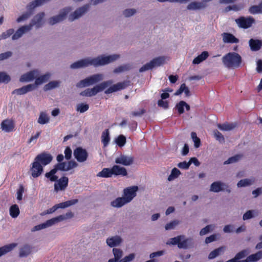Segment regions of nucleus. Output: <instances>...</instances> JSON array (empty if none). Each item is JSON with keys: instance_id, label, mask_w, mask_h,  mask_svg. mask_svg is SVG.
<instances>
[{"instance_id": "obj_1", "label": "nucleus", "mask_w": 262, "mask_h": 262, "mask_svg": "<svg viewBox=\"0 0 262 262\" xmlns=\"http://www.w3.org/2000/svg\"><path fill=\"white\" fill-rule=\"evenodd\" d=\"M119 58V55L114 54L106 56H100L91 60L88 59H81L74 62L70 66L71 69H78L88 67L89 65H94L95 67L103 66L115 61Z\"/></svg>"}, {"instance_id": "obj_2", "label": "nucleus", "mask_w": 262, "mask_h": 262, "mask_svg": "<svg viewBox=\"0 0 262 262\" xmlns=\"http://www.w3.org/2000/svg\"><path fill=\"white\" fill-rule=\"evenodd\" d=\"M222 60L225 67L229 69L238 68L242 63L241 56L236 52L226 54L222 57Z\"/></svg>"}, {"instance_id": "obj_3", "label": "nucleus", "mask_w": 262, "mask_h": 262, "mask_svg": "<svg viewBox=\"0 0 262 262\" xmlns=\"http://www.w3.org/2000/svg\"><path fill=\"white\" fill-rule=\"evenodd\" d=\"M167 244L177 245L179 249H187L193 247L194 242L192 238H186L184 235H180L170 238Z\"/></svg>"}, {"instance_id": "obj_4", "label": "nucleus", "mask_w": 262, "mask_h": 262, "mask_svg": "<svg viewBox=\"0 0 262 262\" xmlns=\"http://www.w3.org/2000/svg\"><path fill=\"white\" fill-rule=\"evenodd\" d=\"M111 80L104 81L100 84L97 85L92 89H87L80 93L83 96L91 97L96 95L98 93L102 91L106 88L113 83Z\"/></svg>"}, {"instance_id": "obj_5", "label": "nucleus", "mask_w": 262, "mask_h": 262, "mask_svg": "<svg viewBox=\"0 0 262 262\" xmlns=\"http://www.w3.org/2000/svg\"><path fill=\"white\" fill-rule=\"evenodd\" d=\"M102 79V75L101 74H94L80 80L76 84V86L78 88L86 87L96 83Z\"/></svg>"}, {"instance_id": "obj_6", "label": "nucleus", "mask_w": 262, "mask_h": 262, "mask_svg": "<svg viewBox=\"0 0 262 262\" xmlns=\"http://www.w3.org/2000/svg\"><path fill=\"white\" fill-rule=\"evenodd\" d=\"M102 79V75L101 74H94L80 80L76 84V86L78 88L86 87L96 83Z\"/></svg>"}, {"instance_id": "obj_7", "label": "nucleus", "mask_w": 262, "mask_h": 262, "mask_svg": "<svg viewBox=\"0 0 262 262\" xmlns=\"http://www.w3.org/2000/svg\"><path fill=\"white\" fill-rule=\"evenodd\" d=\"M165 60L164 57H158L154 58L149 62H148L142 66L139 70L140 72L152 69L155 67H159L162 65Z\"/></svg>"}, {"instance_id": "obj_8", "label": "nucleus", "mask_w": 262, "mask_h": 262, "mask_svg": "<svg viewBox=\"0 0 262 262\" xmlns=\"http://www.w3.org/2000/svg\"><path fill=\"white\" fill-rule=\"evenodd\" d=\"M71 11V8L70 7H67L63 9L58 15L51 17L49 19V24L51 25H54L56 23L63 20Z\"/></svg>"}, {"instance_id": "obj_9", "label": "nucleus", "mask_w": 262, "mask_h": 262, "mask_svg": "<svg viewBox=\"0 0 262 262\" xmlns=\"http://www.w3.org/2000/svg\"><path fill=\"white\" fill-rule=\"evenodd\" d=\"M73 155L77 161L80 163L86 161L89 157L86 150L81 147L76 148L74 150Z\"/></svg>"}, {"instance_id": "obj_10", "label": "nucleus", "mask_w": 262, "mask_h": 262, "mask_svg": "<svg viewBox=\"0 0 262 262\" xmlns=\"http://www.w3.org/2000/svg\"><path fill=\"white\" fill-rule=\"evenodd\" d=\"M235 22L239 27L244 29H247L252 26V24L255 22V20L251 16H249L248 17L241 16L236 19Z\"/></svg>"}, {"instance_id": "obj_11", "label": "nucleus", "mask_w": 262, "mask_h": 262, "mask_svg": "<svg viewBox=\"0 0 262 262\" xmlns=\"http://www.w3.org/2000/svg\"><path fill=\"white\" fill-rule=\"evenodd\" d=\"M78 200L77 199H73L71 200L66 201L64 202L56 204L54 206H53L52 208H50V209H48L47 210V213H52L59 208H65L68 207L73 205L76 204L77 203H78Z\"/></svg>"}, {"instance_id": "obj_12", "label": "nucleus", "mask_w": 262, "mask_h": 262, "mask_svg": "<svg viewBox=\"0 0 262 262\" xmlns=\"http://www.w3.org/2000/svg\"><path fill=\"white\" fill-rule=\"evenodd\" d=\"M34 160L43 166L50 163L53 160V157L50 154L43 152L37 155Z\"/></svg>"}, {"instance_id": "obj_13", "label": "nucleus", "mask_w": 262, "mask_h": 262, "mask_svg": "<svg viewBox=\"0 0 262 262\" xmlns=\"http://www.w3.org/2000/svg\"><path fill=\"white\" fill-rule=\"evenodd\" d=\"M89 8L90 5L89 4L85 5L79 8L69 15V20L72 21L75 19L79 18L89 10Z\"/></svg>"}, {"instance_id": "obj_14", "label": "nucleus", "mask_w": 262, "mask_h": 262, "mask_svg": "<svg viewBox=\"0 0 262 262\" xmlns=\"http://www.w3.org/2000/svg\"><path fill=\"white\" fill-rule=\"evenodd\" d=\"M31 165L32 166L30 167V170L32 177L34 178H36L40 176L43 171V166L35 160H34Z\"/></svg>"}, {"instance_id": "obj_15", "label": "nucleus", "mask_w": 262, "mask_h": 262, "mask_svg": "<svg viewBox=\"0 0 262 262\" xmlns=\"http://www.w3.org/2000/svg\"><path fill=\"white\" fill-rule=\"evenodd\" d=\"M129 85V81H124L123 82H118L117 84L111 86L109 88L105 91L106 94L112 93L121 90L125 89Z\"/></svg>"}, {"instance_id": "obj_16", "label": "nucleus", "mask_w": 262, "mask_h": 262, "mask_svg": "<svg viewBox=\"0 0 262 262\" xmlns=\"http://www.w3.org/2000/svg\"><path fill=\"white\" fill-rule=\"evenodd\" d=\"M45 16V13L43 12H40L35 15L30 23L28 25L30 27V30L34 26H35L36 28H40L42 25V21Z\"/></svg>"}, {"instance_id": "obj_17", "label": "nucleus", "mask_w": 262, "mask_h": 262, "mask_svg": "<svg viewBox=\"0 0 262 262\" xmlns=\"http://www.w3.org/2000/svg\"><path fill=\"white\" fill-rule=\"evenodd\" d=\"M138 189V187L136 186L127 187L124 189L123 194L125 199L127 202H130L134 197L136 195V192Z\"/></svg>"}, {"instance_id": "obj_18", "label": "nucleus", "mask_w": 262, "mask_h": 262, "mask_svg": "<svg viewBox=\"0 0 262 262\" xmlns=\"http://www.w3.org/2000/svg\"><path fill=\"white\" fill-rule=\"evenodd\" d=\"M61 216L60 217H55L54 218H52L50 220H49L47 221L45 223L39 224L38 225L35 226L32 229V231H38L41 229H43L44 228H46L48 227L51 226L55 224H56V221H59L61 220Z\"/></svg>"}, {"instance_id": "obj_19", "label": "nucleus", "mask_w": 262, "mask_h": 262, "mask_svg": "<svg viewBox=\"0 0 262 262\" xmlns=\"http://www.w3.org/2000/svg\"><path fill=\"white\" fill-rule=\"evenodd\" d=\"M116 164H122L124 166H129L134 162V158L132 156H127L124 155H121L115 159Z\"/></svg>"}, {"instance_id": "obj_20", "label": "nucleus", "mask_w": 262, "mask_h": 262, "mask_svg": "<svg viewBox=\"0 0 262 262\" xmlns=\"http://www.w3.org/2000/svg\"><path fill=\"white\" fill-rule=\"evenodd\" d=\"M69 179L67 177H62L58 180L57 183L54 184V190L56 191L64 190L68 185Z\"/></svg>"}, {"instance_id": "obj_21", "label": "nucleus", "mask_w": 262, "mask_h": 262, "mask_svg": "<svg viewBox=\"0 0 262 262\" xmlns=\"http://www.w3.org/2000/svg\"><path fill=\"white\" fill-rule=\"evenodd\" d=\"M1 126L3 130L6 133H10L13 130L15 124L12 119H5L2 122Z\"/></svg>"}, {"instance_id": "obj_22", "label": "nucleus", "mask_w": 262, "mask_h": 262, "mask_svg": "<svg viewBox=\"0 0 262 262\" xmlns=\"http://www.w3.org/2000/svg\"><path fill=\"white\" fill-rule=\"evenodd\" d=\"M222 36L223 41L225 43H237L239 42V39L230 33L224 32L222 34Z\"/></svg>"}, {"instance_id": "obj_23", "label": "nucleus", "mask_w": 262, "mask_h": 262, "mask_svg": "<svg viewBox=\"0 0 262 262\" xmlns=\"http://www.w3.org/2000/svg\"><path fill=\"white\" fill-rule=\"evenodd\" d=\"M33 247L29 244H25L21 246L19 249V257H26L32 252Z\"/></svg>"}, {"instance_id": "obj_24", "label": "nucleus", "mask_w": 262, "mask_h": 262, "mask_svg": "<svg viewBox=\"0 0 262 262\" xmlns=\"http://www.w3.org/2000/svg\"><path fill=\"white\" fill-rule=\"evenodd\" d=\"M34 90H35V85L29 84L19 89L14 90L12 92V94L21 95L25 94L29 92L32 91Z\"/></svg>"}, {"instance_id": "obj_25", "label": "nucleus", "mask_w": 262, "mask_h": 262, "mask_svg": "<svg viewBox=\"0 0 262 262\" xmlns=\"http://www.w3.org/2000/svg\"><path fill=\"white\" fill-rule=\"evenodd\" d=\"M250 251L249 249H244L240 252H238L234 257L233 258L229 259L226 262H241L242 260H239L241 259H242L247 256Z\"/></svg>"}, {"instance_id": "obj_26", "label": "nucleus", "mask_w": 262, "mask_h": 262, "mask_svg": "<svg viewBox=\"0 0 262 262\" xmlns=\"http://www.w3.org/2000/svg\"><path fill=\"white\" fill-rule=\"evenodd\" d=\"M30 30H31L30 27L28 25L21 26L12 35V38L13 40H16L21 37L24 33Z\"/></svg>"}, {"instance_id": "obj_27", "label": "nucleus", "mask_w": 262, "mask_h": 262, "mask_svg": "<svg viewBox=\"0 0 262 262\" xmlns=\"http://www.w3.org/2000/svg\"><path fill=\"white\" fill-rule=\"evenodd\" d=\"M112 169L113 175L126 176L127 174L126 169L124 167L115 165L112 167Z\"/></svg>"}, {"instance_id": "obj_28", "label": "nucleus", "mask_w": 262, "mask_h": 262, "mask_svg": "<svg viewBox=\"0 0 262 262\" xmlns=\"http://www.w3.org/2000/svg\"><path fill=\"white\" fill-rule=\"evenodd\" d=\"M45 3L46 2L45 0H34L30 2L26 6V9L28 10L27 12H30L32 14L33 11L36 7L40 6Z\"/></svg>"}, {"instance_id": "obj_29", "label": "nucleus", "mask_w": 262, "mask_h": 262, "mask_svg": "<svg viewBox=\"0 0 262 262\" xmlns=\"http://www.w3.org/2000/svg\"><path fill=\"white\" fill-rule=\"evenodd\" d=\"M262 258V251H259L254 254L249 255L246 259L241 262H257Z\"/></svg>"}, {"instance_id": "obj_30", "label": "nucleus", "mask_w": 262, "mask_h": 262, "mask_svg": "<svg viewBox=\"0 0 262 262\" xmlns=\"http://www.w3.org/2000/svg\"><path fill=\"white\" fill-rule=\"evenodd\" d=\"M249 44L252 51H257L259 50L262 47V40L251 38L249 41Z\"/></svg>"}, {"instance_id": "obj_31", "label": "nucleus", "mask_w": 262, "mask_h": 262, "mask_svg": "<svg viewBox=\"0 0 262 262\" xmlns=\"http://www.w3.org/2000/svg\"><path fill=\"white\" fill-rule=\"evenodd\" d=\"M184 107L186 108V110L188 111L190 109V107L189 104H188L184 101H180L179 103H178L176 106L175 108L177 110L180 115L184 113Z\"/></svg>"}, {"instance_id": "obj_32", "label": "nucleus", "mask_w": 262, "mask_h": 262, "mask_svg": "<svg viewBox=\"0 0 262 262\" xmlns=\"http://www.w3.org/2000/svg\"><path fill=\"white\" fill-rule=\"evenodd\" d=\"M17 246V243H11L0 247V257L11 251Z\"/></svg>"}, {"instance_id": "obj_33", "label": "nucleus", "mask_w": 262, "mask_h": 262, "mask_svg": "<svg viewBox=\"0 0 262 262\" xmlns=\"http://www.w3.org/2000/svg\"><path fill=\"white\" fill-rule=\"evenodd\" d=\"M122 241L120 236H115L111 238H107L106 240L107 244L111 247H114L119 245Z\"/></svg>"}, {"instance_id": "obj_34", "label": "nucleus", "mask_w": 262, "mask_h": 262, "mask_svg": "<svg viewBox=\"0 0 262 262\" xmlns=\"http://www.w3.org/2000/svg\"><path fill=\"white\" fill-rule=\"evenodd\" d=\"M217 127L222 130L228 131L231 130L237 126L236 123H230L228 122L224 123L223 124H218Z\"/></svg>"}, {"instance_id": "obj_35", "label": "nucleus", "mask_w": 262, "mask_h": 262, "mask_svg": "<svg viewBox=\"0 0 262 262\" xmlns=\"http://www.w3.org/2000/svg\"><path fill=\"white\" fill-rule=\"evenodd\" d=\"M35 71H31L26 74H23L20 78L21 82L30 81L33 80L35 78Z\"/></svg>"}, {"instance_id": "obj_36", "label": "nucleus", "mask_w": 262, "mask_h": 262, "mask_svg": "<svg viewBox=\"0 0 262 262\" xmlns=\"http://www.w3.org/2000/svg\"><path fill=\"white\" fill-rule=\"evenodd\" d=\"M183 92H184L186 97H189L191 95L189 88L186 85L185 83H182L180 88L175 92V95H180Z\"/></svg>"}, {"instance_id": "obj_37", "label": "nucleus", "mask_w": 262, "mask_h": 262, "mask_svg": "<svg viewBox=\"0 0 262 262\" xmlns=\"http://www.w3.org/2000/svg\"><path fill=\"white\" fill-rule=\"evenodd\" d=\"M50 76V75L49 74H46L36 78L35 81V83L32 84L33 85H35V89L36 88L37 85L47 81L49 79Z\"/></svg>"}, {"instance_id": "obj_38", "label": "nucleus", "mask_w": 262, "mask_h": 262, "mask_svg": "<svg viewBox=\"0 0 262 262\" xmlns=\"http://www.w3.org/2000/svg\"><path fill=\"white\" fill-rule=\"evenodd\" d=\"M128 203L124 197L118 198L111 202L112 206L115 207H121L124 204Z\"/></svg>"}, {"instance_id": "obj_39", "label": "nucleus", "mask_w": 262, "mask_h": 262, "mask_svg": "<svg viewBox=\"0 0 262 262\" xmlns=\"http://www.w3.org/2000/svg\"><path fill=\"white\" fill-rule=\"evenodd\" d=\"M208 56V52L207 51H203L200 55H198L193 60L192 63L193 64H199L206 59Z\"/></svg>"}, {"instance_id": "obj_40", "label": "nucleus", "mask_w": 262, "mask_h": 262, "mask_svg": "<svg viewBox=\"0 0 262 262\" xmlns=\"http://www.w3.org/2000/svg\"><path fill=\"white\" fill-rule=\"evenodd\" d=\"M112 169L109 168H104L101 171L98 173L97 176L102 178H110L113 176Z\"/></svg>"}, {"instance_id": "obj_41", "label": "nucleus", "mask_w": 262, "mask_h": 262, "mask_svg": "<svg viewBox=\"0 0 262 262\" xmlns=\"http://www.w3.org/2000/svg\"><path fill=\"white\" fill-rule=\"evenodd\" d=\"M225 249V247L222 246L213 250L209 254L208 258L209 259H212L215 258L216 257L219 256L221 253L223 252Z\"/></svg>"}, {"instance_id": "obj_42", "label": "nucleus", "mask_w": 262, "mask_h": 262, "mask_svg": "<svg viewBox=\"0 0 262 262\" xmlns=\"http://www.w3.org/2000/svg\"><path fill=\"white\" fill-rule=\"evenodd\" d=\"M206 5L203 3L193 2L190 3L187 7L188 10H197L205 7Z\"/></svg>"}, {"instance_id": "obj_43", "label": "nucleus", "mask_w": 262, "mask_h": 262, "mask_svg": "<svg viewBox=\"0 0 262 262\" xmlns=\"http://www.w3.org/2000/svg\"><path fill=\"white\" fill-rule=\"evenodd\" d=\"M101 142L104 147L106 146L110 141V138L109 136V130L108 129H106L102 134L101 136Z\"/></svg>"}, {"instance_id": "obj_44", "label": "nucleus", "mask_w": 262, "mask_h": 262, "mask_svg": "<svg viewBox=\"0 0 262 262\" xmlns=\"http://www.w3.org/2000/svg\"><path fill=\"white\" fill-rule=\"evenodd\" d=\"M223 183L220 182H213L210 186V191L214 192H219L223 190Z\"/></svg>"}, {"instance_id": "obj_45", "label": "nucleus", "mask_w": 262, "mask_h": 262, "mask_svg": "<svg viewBox=\"0 0 262 262\" xmlns=\"http://www.w3.org/2000/svg\"><path fill=\"white\" fill-rule=\"evenodd\" d=\"M249 11L250 13L254 14L256 13H262V2L258 5H254L249 8Z\"/></svg>"}, {"instance_id": "obj_46", "label": "nucleus", "mask_w": 262, "mask_h": 262, "mask_svg": "<svg viewBox=\"0 0 262 262\" xmlns=\"http://www.w3.org/2000/svg\"><path fill=\"white\" fill-rule=\"evenodd\" d=\"M9 211L10 215L13 218L17 217L20 212L18 206L16 204L11 206Z\"/></svg>"}, {"instance_id": "obj_47", "label": "nucleus", "mask_w": 262, "mask_h": 262, "mask_svg": "<svg viewBox=\"0 0 262 262\" xmlns=\"http://www.w3.org/2000/svg\"><path fill=\"white\" fill-rule=\"evenodd\" d=\"M49 117L44 112H41L38 119V123L40 124H45L49 122Z\"/></svg>"}, {"instance_id": "obj_48", "label": "nucleus", "mask_w": 262, "mask_h": 262, "mask_svg": "<svg viewBox=\"0 0 262 262\" xmlns=\"http://www.w3.org/2000/svg\"><path fill=\"white\" fill-rule=\"evenodd\" d=\"M56 172V171L53 168L49 172H47L45 174V177L48 179H49L51 182L57 181L58 180V177L55 175Z\"/></svg>"}, {"instance_id": "obj_49", "label": "nucleus", "mask_w": 262, "mask_h": 262, "mask_svg": "<svg viewBox=\"0 0 262 262\" xmlns=\"http://www.w3.org/2000/svg\"><path fill=\"white\" fill-rule=\"evenodd\" d=\"M59 82L58 81H52L46 84L43 87L45 91H48L56 87H58L59 85Z\"/></svg>"}, {"instance_id": "obj_50", "label": "nucleus", "mask_w": 262, "mask_h": 262, "mask_svg": "<svg viewBox=\"0 0 262 262\" xmlns=\"http://www.w3.org/2000/svg\"><path fill=\"white\" fill-rule=\"evenodd\" d=\"M181 174L180 171L177 168H173L170 174L168 177V180L171 181L177 178Z\"/></svg>"}, {"instance_id": "obj_51", "label": "nucleus", "mask_w": 262, "mask_h": 262, "mask_svg": "<svg viewBox=\"0 0 262 262\" xmlns=\"http://www.w3.org/2000/svg\"><path fill=\"white\" fill-rule=\"evenodd\" d=\"M89 108V104L86 103H81L76 105V110L80 113H84L87 111Z\"/></svg>"}, {"instance_id": "obj_52", "label": "nucleus", "mask_w": 262, "mask_h": 262, "mask_svg": "<svg viewBox=\"0 0 262 262\" xmlns=\"http://www.w3.org/2000/svg\"><path fill=\"white\" fill-rule=\"evenodd\" d=\"M243 157L242 154H237L229 158L227 161L224 162V164H228L238 161Z\"/></svg>"}, {"instance_id": "obj_53", "label": "nucleus", "mask_w": 262, "mask_h": 262, "mask_svg": "<svg viewBox=\"0 0 262 262\" xmlns=\"http://www.w3.org/2000/svg\"><path fill=\"white\" fill-rule=\"evenodd\" d=\"M132 66L129 64H126L124 65L120 66L118 68H116L114 72L115 73H121L124 71H127L131 69Z\"/></svg>"}, {"instance_id": "obj_54", "label": "nucleus", "mask_w": 262, "mask_h": 262, "mask_svg": "<svg viewBox=\"0 0 262 262\" xmlns=\"http://www.w3.org/2000/svg\"><path fill=\"white\" fill-rule=\"evenodd\" d=\"M56 172L58 170L67 171V163L66 162H59L56 164L53 168Z\"/></svg>"}, {"instance_id": "obj_55", "label": "nucleus", "mask_w": 262, "mask_h": 262, "mask_svg": "<svg viewBox=\"0 0 262 262\" xmlns=\"http://www.w3.org/2000/svg\"><path fill=\"white\" fill-rule=\"evenodd\" d=\"M11 80L10 77L5 72H0V83H8Z\"/></svg>"}, {"instance_id": "obj_56", "label": "nucleus", "mask_w": 262, "mask_h": 262, "mask_svg": "<svg viewBox=\"0 0 262 262\" xmlns=\"http://www.w3.org/2000/svg\"><path fill=\"white\" fill-rule=\"evenodd\" d=\"M191 137L194 142L195 147H199L201 145V140L200 138L197 137L196 134L195 132H192L191 133Z\"/></svg>"}, {"instance_id": "obj_57", "label": "nucleus", "mask_w": 262, "mask_h": 262, "mask_svg": "<svg viewBox=\"0 0 262 262\" xmlns=\"http://www.w3.org/2000/svg\"><path fill=\"white\" fill-rule=\"evenodd\" d=\"M14 30L13 29H10L6 32H3L0 36V39H5L10 37L14 33Z\"/></svg>"}, {"instance_id": "obj_58", "label": "nucleus", "mask_w": 262, "mask_h": 262, "mask_svg": "<svg viewBox=\"0 0 262 262\" xmlns=\"http://www.w3.org/2000/svg\"><path fill=\"white\" fill-rule=\"evenodd\" d=\"M113 254L114 255V258L120 260L122 256V251L120 249L114 248L113 249Z\"/></svg>"}, {"instance_id": "obj_59", "label": "nucleus", "mask_w": 262, "mask_h": 262, "mask_svg": "<svg viewBox=\"0 0 262 262\" xmlns=\"http://www.w3.org/2000/svg\"><path fill=\"white\" fill-rule=\"evenodd\" d=\"M32 15V13L30 12H27L24 14H23L19 16L17 19L16 21L17 23H20L22 21H24L26 19H27L31 15Z\"/></svg>"}, {"instance_id": "obj_60", "label": "nucleus", "mask_w": 262, "mask_h": 262, "mask_svg": "<svg viewBox=\"0 0 262 262\" xmlns=\"http://www.w3.org/2000/svg\"><path fill=\"white\" fill-rule=\"evenodd\" d=\"M179 222L178 221H177V220H174V221H171L170 223H167L165 225V229L166 230L173 229H174L175 228V227L177 225L179 224Z\"/></svg>"}, {"instance_id": "obj_61", "label": "nucleus", "mask_w": 262, "mask_h": 262, "mask_svg": "<svg viewBox=\"0 0 262 262\" xmlns=\"http://www.w3.org/2000/svg\"><path fill=\"white\" fill-rule=\"evenodd\" d=\"M251 184V181L249 179H245L240 180L237 183V186L238 187H245L246 186L250 185Z\"/></svg>"}, {"instance_id": "obj_62", "label": "nucleus", "mask_w": 262, "mask_h": 262, "mask_svg": "<svg viewBox=\"0 0 262 262\" xmlns=\"http://www.w3.org/2000/svg\"><path fill=\"white\" fill-rule=\"evenodd\" d=\"M117 144L120 147L123 146L126 143V138L123 135H120L116 140Z\"/></svg>"}, {"instance_id": "obj_63", "label": "nucleus", "mask_w": 262, "mask_h": 262, "mask_svg": "<svg viewBox=\"0 0 262 262\" xmlns=\"http://www.w3.org/2000/svg\"><path fill=\"white\" fill-rule=\"evenodd\" d=\"M214 135L215 139L220 142H224L225 141L224 136L217 130H214Z\"/></svg>"}, {"instance_id": "obj_64", "label": "nucleus", "mask_w": 262, "mask_h": 262, "mask_svg": "<svg viewBox=\"0 0 262 262\" xmlns=\"http://www.w3.org/2000/svg\"><path fill=\"white\" fill-rule=\"evenodd\" d=\"M135 258V254L134 253L129 254L128 255L125 256L122 259H120L119 262H128L133 260Z\"/></svg>"}]
</instances>
